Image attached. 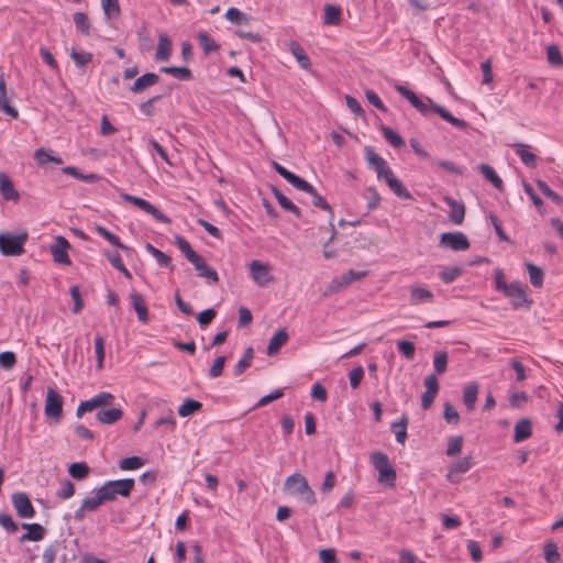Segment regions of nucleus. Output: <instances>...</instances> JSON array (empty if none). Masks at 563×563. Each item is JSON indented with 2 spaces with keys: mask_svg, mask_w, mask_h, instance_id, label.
Returning <instances> with one entry per match:
<instances>
[{
  "mask_svg": "<svg viewBox=\"0 0 563 563\" xmlns=\"http://www.w3.org/2000/svg\"><path fill=\"white\" fill-rule=\"evenodd\" d=\"M394 89L404 98H406L410 104L422 115L427 117L431 111H434L443 120L450 122L452 125L459 129H465L467 126V123L464 120L453 117L444 107L434 103L431 98L421 100L413 91L400 84H395Z\"/></svg>",
  "mask_w": 563,
  "mask_h": 563,
  "instance_id": "1",
  "label": "nucleus"
},
{
  "mask_svg": "<svg viewBox=\"0 0 563 563\" xmlns=\"http://www.w3.org/2000/svg\"><path fill=\"white\" fill-rule=\"evenodd\" d=\"M273 167L284 179H286L295 188L311 195L312 205L314 207H318V208H321V209L328 211L331 214V219L333 218V209L325 201V199L317 192V190L314 189V187L311 184H309L305 179L300 178L296 174L289 172L288 169H286L283 165L278 164L277 162H273Z\"/></svg>",
  "mask_w": 563,
  "mask_h": 563,
  "instance_id": "2",
  "label": "nucleus"
},
{
  "mask_svg": "<svg viewBox=\"0 0 563 563\" xmlns=\"http://www.w3.org/2000/svg\"><path fill=\"white\" fill-rule=\"evenodd\" d=\"M284 490L307 505H314L317 503L314 492L309 486L306 477L300 473L291 474L285 479Z\"/></svg>",
  "mask_w": 563,
  "mask_h": 563,
  "instance_id": "3",
  "label": "nucleus"
},
{
  "mask_svg": "<svg viewBox=\"0 0 563 563\" xmlns=\"http://www.w3.org/2000/svg\"><path fill=\"white\" fill-rule=\"evenodd\" d=\"M134 484L135 482L133 478L108 481L99 488V490L104 501H111L117 499L119 495L129 497L134 488Z\"/></svg>",
  "mask_w": 563,
  "mask_h": 563,
  "instance_id": "4",
  "label": "nucleus"
},
{
  "mask_svg": "<svg viewBox=\"0 0 563 563\" xmlns=\"http://www.w3.org/2000/svg\"><path fill=\"white\" fill-rule=\"evenodd\" d=\"M27 239V232L20 234L0 233V251L5 256H19L23 254Z\"/></svg>",
  "mask_w": 563,
  "mask_h": 563,
  "instance_id": "5",
  "label": "nucleus"
},
{
  "mask_svg": "<svg viewBox=\"0 0 563 563\" xmlns=\"http://www.w3.org/2000/svg\"><path fill=\"white\" fill-rule=\"evenodd\" d=\"M527 290V286L519 282H512L503 294L510 300L511 306L518 309L526 303H532V299L529 298Z\"/></svg>",
  "mask_w": 563,
  "mask_h": 563,
  "instance_id": "6",
  "label": "nucleus"
},
{
  "mask_svg": "<svg viewBox=\"0 0 563 563\" xmlns=\"http://www.w3.org/2000/svg\"><path fill=\"white\" fill-rule=\"evenodd\" d=\"M249 267L251 277L257 286L266 287L268 284L274 282L272 266L269 264L254 260L250 263Z\"/></svg>",
  "mask_w": 563,
  "mask_h": 563,
  "instance_id": "7",
  "label": "nucleus"
},
{
  "mask_svg": "<svg viewBox=\"0 0 563 563\" xmlns=\"http://www.w3.org/2000/svg\"><path fill=\"white\" fill-rule=\"evenodd\" d=\"M371 463L379 473V482L395 481L396 472L390 465L388 456L383 452H375L369 457Z\"/></svg>",
  "mask_w": 563,
  "mask_h": 563,
  "instance_id": "8",
  "label": "nucleus"
},
{
  "mask_svg": "<svg viewBox=\"0 0 563 563\" xmlns=\"http://www.w3.org/2000/svg\"><path fill=\"white\" fill-rule=\"evenodd\" d=\"M114 399V396L111 393H99L92 398L81 401L76 410V416L81 418L86 412H91L95 409L101 408L103 406L109 405Z\"/></svg>",
  "mask_w": 563,
  "mask_h": 563,
  "instance_id": "9",
  "label": "nucleus"
},
{
  "mask_svg": "<svg viewBox=\"0 0 563 563\" xmlns=\"http://www.w3.org/2000/svg\"><path fill=\"white\" fill-rule=\"evenodd\" d=\"M44 412L58 421L63 415V397L52 387L47 389Z\"/></svg>",
  "mask_w": 563,
  "mask_h": 563,
  "instance_id": "10",
  "label": "nucleus"
},
{
  "mask_svg": "<svg viewBox=\"0 0 563 563\" xmlns=\"http://www.w3.org/2000/svg\"><path fill=\"white\" fill-rule=\"evenodd\" d=\"M121 197L128 201L143 210L144 212L151 214L154 217L157 221L162 223H169L170 220L167 216H165L161 210H158L155 206L150 203L147 200L129 195V194H122Z\"/></svg>",
  "mask_w": 563,
  "mask_h": 563,
  "instance_id": "11",
  "label": "nucleus"
},
{
  "mask_svg": "<svg viewBox=\"0 0 563 563\" xmlns=\"http://www.w3.org/2000/svg\"><path fill=\"white\" fill-rule=\"evenodd\" d=\"M103 503L104 499L98 488L95 495L87 496L82 499L80 507L74 514V519L76 521L84 520L87 512L97 510Z\"/></svg>",
  "mask_w": 563,
  "mask_h": 563,
  "instance_id": "12",
  "label": "nucleus"
},
{
  "mask_svg": "<svg viewBox=\"0 0 563 563\" xmlns=\"http://www.w3.org/2000/svg\"><path fill=\"white\" fill-rule=\"evenodd\" d=\"M440 244L453 251H466L470 249V242L462 232L442 233Z\"/></svg>",
  "mask_w": 563,
  "mask_h": 563,
  "instance_id": "13",
  "label": "nucleus"
},
{
  "mask_svg": "<svg viewBox=\"0 0 563 563\" xmlns=\"http://www.w3.org/2000/svg\"><path fill=\"white\" fill-rule=\"evenodd\" d=\"M70 249V244L67 239L62 235L56 238V243L51 246V254L53 261L56 264L60 265H70L71 261L68 255V250Z\"/></svg>",
  "mask_w": 563,
  "mask_h": 563,
  "instance_id": "14",
  "label": "nucleus"
},
{
  "mask_svg": "<svg viewBox=\"0 0 563 563\" xmlns=\"http://www.w3.org/2000/svg\"><path fill=\"white\" fill-rule=\"evenodd\" d=\"M12 504L19 517L33 518L35 516V509L25 493L13 494Z\"/></svg>",
  "mask_w": 563,
  "mask_h": 563,
  "instance_id": "15",
  "label": "nucleus"
},
{
  "mask_svg": "<svg viewBox=\"0 0 563 563\" xmlns=\"http://www.w3.org/2000/svg\"><path fill=\"white\" fill-rule=\"evenodd\" d=\"M424 387L427 390L421 397V407L427 410L431 407L439 391V382L435 375L431 374L424 378Z\"/></svg>",
  "mask_w": 563,
  "mask_h": 563,
  "instance_id": "16",
  "label": "nucleus"
},
{
  "mask_svg": "<svg viewBox=\"0 0 563 563\" xmlns=\"http://www.w3.org/2000/svg\"><path fill=\"white\" fill-rule=\"evenodd\" d=\"M364 154L368 166L376 172L377 178L382 180V174L389 167L388 163L372 146H365Z\"/></svg>",
  "mask_w": 563,
  "mask_h": 563,
  "instance_id": "17",
  "label": "nucleus"
},
{
  "mask_svg": "<svg viewBox=\"0 0 563 563\" xmlns=\"http://www.w3.org/2000/svg\"><path fill=\"white\" fill-rule=\"evenodd\" d=\"M410 296L409 302L410 305L417 306L424 302H432L434 299V295L430 289L424 286L413 285L409 287Z\"/></svg>",
  "mask_w": 563,
  "mask_h": 563,
  "instance_id": "18",
  "label": "nucleus"
},
{
  "mask_svg": "<svg viewBox=\"0 0 563 563\" xmlns=\"http://www.w3.org/2000/svg\"><path fill=\"white\" fill-rule=\"evenodd\" d=\"M0 194L8 201H18L20 199L19 191L15 189L10 177L3 172H0Z\"/></svg>",
  "mask_w": 563,
  "mask_h": 563,
  "instance_id": "19",
  "label": "nucleus"
},
{
  "mask_svg": "<svg viewBox=\"0 0 563 563\" xmlns=\"http://www.w3.org/2000/svg\"><path fill=\"white\" fill-rule=\"evenodd\" d=\"M444 201L450 207L449 218L450 221L456 225H460L464 221L465 207L463 203L457 202L451 197H444Z\"/></svg>",
  "mask_w": 563,
  "mask_h": 563,
  "instance_id": "20",
  "label": "nucleus"
},
{
  "mask_svg": "<svg viewBox=\"0 0 563 563\" xmlns=\"http://www.w3.org/2000/svg\"><path fill=\"white\" fill-rule=\"evenodd\" d=\"M21 527L26 529L27 532L20 537V542L40 541L45 536V529L40 523H22Z\"/></svg>",
  "mask_w": 563,
  "mask_h": 563,
  "instance_id": "21",
  "label": "nucleus"
},
{
  "mask_svg": "<svg viewBox=\"0 0 563 563\" xmlns=\"http://www.w3.org/2000/svg\"><path fill=\"white\" fill-rule=\"evenodd\" d=\"M0 112H4L10 115L12 119H16L19 117V112L15 108L11 107L9 103V98L7 96V87L3 75H0Z\"/></svg>",
  "mask_w": 563,
  "mask_h": 563,
  "instance_id": "22",
  "label": "nucleus"
},
{
  "mask_svg": "<svg viewBox=\"0 0 563 563\" xmlns=\"http://www.w3.org/2000/svg\"><path fill=\"white\" fill-rule=\"evenodd\" d=\"M123 416L121 408H101L98 410L96 418L103 424H113L119 421Z\"/></svg>",
  "mask_w": 563,
  "mask_h": 563,
  "instance_id": "23",
  "label": "nucleus"
},
{
  "mask_svg": "<svg viewBox=\"0 0 563 563\" xmlns=\"http://www.w3.org/2000/svg\"><path fill=\"white\" fill-rule=\"evenodd\" d=\"M130 298L131 303L137 314L139 321H141L142 323H146L148 321V311L143 296L137 292H132Z\"/></svg>",
  "mask_w": 563,
  "mask_h": 563,
  "instance_id": "24",
  "label": "nucleus"
},
{
  "mask_svg": "<svg viewBox=\"0 0 563 563\" xmlns=\"http://www.w3.org/2000/svg\"><path fill=\"white\" fill-rule=\"evenodd\" d=\"M288 333L285 329L278 330L269 340L267 355L272 356L279 352L280 347L288 341Z\"/></svg>",
  "mask_w": 563,
  "mask_h": 563,
  "instance_id": "25",
  "label": "nucleus"
},
{
  "mask_svg": "<svg viewBox=\"0 0 563 563\" xmlns=\"http://www.w3.org/2000/svg\"><path fill=\"white\" fill-rule=\"evenodd\" d=\"M159 80V77L154 73H146L139 77L133 86L131 87V91L134 93H140L147 89L148 87L157 84Z\"/></svg>",
  "mask_w": 563,
  "mask_h": 563,
  "instance_id": "26",
  "label": "nucleus"
},
{
  "mask_svg": "<svg viewBox=\"0 0 563 563\" xmlns=\"http://www.w3.org/2000/svg\"><path fill=\"white\" fill-rule=\"evenodd\" d=\"M195 266L198 275L208 279L211 283L219 280L218 273L210 266L207 265L202 256H198V262L191 263Z\"/></svg>",
  "mask_w": 563,
  "mask_h": 563,
  "instance_id": "27",
  "label": "nucleus"
},
{
  "mask_svg": "<svg viewBox=\"0 0 563 563\" xmlns=\"http://www.w3.org/2000/svg\"><path fill=\"white\" fill-rule=\"evenodd\" d=\"M532 434V426L529 419H521L515 426L514 441L516 443L529 439Z\"/></svg>",
  "mask_w": 563,
  "mask_h": 563,
  "instance_id": "28",
  "label": "nucleus"
},
{
  "mask_svg": "<svg viewBox=\"0 0 563 563\" xmlns=\"http://www.w3.org/2000/svg\"><path fill=\"white\" fill-rule=\"evenodd\" d=\"M289 51L296 58L299 66L303 69H310L311 68V62L309 56L306 54L305 49L301 47L300 44L297 42H290L289 44Z\"/></svg>",
  "mask_w": 563,
  "mask_h": 563,
  "instance_id": "29",
  "label": "nucleus"
},
{
  "mask_svg": "<svg viewBox=\"0 0 563 563\" xmlns=\"http://www.w3.org/2000/svg\"><path fill=\"white\" fill-rule=\"evenodd\" d=\"M272 191L283 209L294 213L298 218L301 217L299 208L292 203V201L288 199L277 187L273 186Z\"/></svg>",
  "mask_w": 563,
  "mask_h": 563,
  "instance_id": "30",
  "label": "nucleus"
},
{
  "mask_svg": "<svg viewBox=\"0 0 563 563\" xmlns=\"http://www.w3.org/2000/svg\"><path fill=\"white\" fill-rule=\"evenodd\" d=\"M172 42L166 35H161L156 47L155 57L157 60H167L170 56Z\"/></svg>",
  "mask_w": 563,
  "mask_h": 563,
  "instance_id": "31",
  "label": "nucleus"
},
{
  "mask_svg": "<svg viewBox=\"0 0 563 563\" xmlns=\"http://www.w3.org/2000/svg\"><path fill=\"white\" fill-rule=\"evenodd\" d=\"M386 184L397 197L402 199H412V195L406 189V187L396 176L388 178Z\"/></svg>",
  "mask_w": 563,
  "mask_h": 563,
  "instance_id": "32",
  "label": "nucleus"
},
{
  "mask_svg": "<svg viewBox=\"0 0 563 563\" xmlns=\"http://www.w3.org/2000/svg\"><path fill=\"white\" fill-rule=\"evenodd\" d=\"M386 184L397 197L402 199H412V195L406 189V187L396 176L388 178Z\"/></svg>",
  "mask_w": 563,
  "mask_h": 563,
  "instance_id": "33",
  "label": "nucleus"
},
{
  "mask_svg": "<svg viewBox=\"0 0 563 563\" xmlns=\"http://www.w3.org/2000/svg\"><path fill=\"white\" fill-rule=\"evenodd\" d=\"M161 71L179 80H190L192 78L191 70L188 67L166 66L162 67Z\"/></svg>",
  "mask_w": 563,
  "mask_h": 563,
  "instance_id": "34",
  "label": "nucleus"
},
{
  "mask_svg": "<svg viewBox=\"0 0 563 563\" xmlns=\"http://www.w3.org/2000/svg\"><path fill=\"white\" fill-rule=\"evenodd\" d=\"M382 132H383V135L384 137L386 139V141L395 148H400L402 146H405V141L404 139L401 137V135L395 131L394 129L391 128H388V126H385L383 125L382 126Z\"/></svg>",
  "mask_w": 563,
  "mask_h": 563,
  "instance_id": "35",
  "label": "nucleus"
},
{
  "mask_svg": "<svg viewBox=\"0 0 563 563\" xmlns=\"http://www.w3.org/2000/svg\"><path fill=\"white\" fill-rule=\"evenodd\" d=\"M478 386L476 384H470L465 386L463 393V401L468 411H472L477 400Z\"/></svg>",
  "mask_w": 563,
  "mask_h": 563,
  "instance_id": "36",
  "label": "nucleus"
},
{
  "mask_svg": "<svg viewBox=\"0 0 563 563\" xmlns=\"http://www.w3.org/2000/svg\"><path fill=\"white\" fill-rule=\"evenodd\" d=\"M341 21V9L339 7L327 4L324 7L323 22L328 25H338Z\"/></svg>",
  "mask_w": 563,
  "mask_h": 563,
  "instance_id": "37",
  "label": "nucleus"
},
{
  "mask_svg": "<svg viewBox=\"0 0 563 563\" xmlns=\"http://www.w3.org/2000/svg\"><path fill=\"white\" fill-rule=\"evenodd\" d=\"M101 7L107 20L117 19L121 13L119 0H101Z\"/></svg>",
  "mask_w": 563,
  "mask_h": 563,
  "instance_id": "38",
  "label": "nucleus"
},
{
  "mask_svg": "<svg viewBox=\"0 0 563 563\" xmlns=\"http://www.w3.org/2000/svg\"><path fill=\"white\" fill-rule=\"evenodd\" d=\"M198 41L206 55H209L219 49V45L207 32H199Z\"/></svg>",
  "mask_w": 563,
  "mask_h": 563,
  "instance_id": "39",
  "label": "nucleus"
},
{
  "mask_svg": "<svg viewBox=\"0 0 563 563\" xmlns=\"http://www.w3.org/2000/svg\"><path fill=\"white\" fill-rule=\"evenodd\" d=\"M202 408V404L198 400L187 398L178 408V415L180 417H188L199 411Z\"/></svg>",
  "mask_w": 563,
  "mask_h": 563,
  "instance_id": "40",
  "label": "nucleus"
},
{
  "mask_svg": "<svg viewBox=\"0 0 563 563\" xmlns=\"http://www.w3.org/2000/svg\"><path fill=\"white\" fill-rule=\"evenodd\" d=\"M526 267L532 286L536 288L542 287L544 277L543 271L532 263H527Z\"/></svg>",
  "mask_w": 563,
  "mask_h": 563,
  "instance_id": "41",
  "label": "nucleus"
},
{
  "mask_svg": "<svg viewBox=\"0 0 563 563\" xmlns=\"http://www.w3.org/2000/svg\"><path fill=\"white\" fill-rule=\"evenodd\" d=\"M408 419L402 417L399 421L391 423V430L395 433L396 441L404 444L407 440Z\"/></svg>",
  "mask_w": 563,
  "mask_h": 563,
  "instance_id": "42",
  "label": "nucleus"
},
{
  "mask_svg": "<svg viewBox=\"0 0 563 563\" xmlns=\"http://www.w3.org/2000/svg\"><path fill=\"white\" fill-rule=\"evenodd\" d=\"M479 170L482 172V174L484 175V177L490 181L495 188H497L498 190H501L503 189V180L501 178L496 174V172L494 170V168L487 164H482L479 166Z\"/></svg>",
  "mask_w": 563,
  "mask_h": 563,
  "instance_id": "43",
  "label": "nucleus"
},
{
  "mask_svg": "<svg viewBox=\"0 0 563 563\" xmlns=\"http://www.w3.org/2000/svg\"><path fill=\"white\" fill-rule=\"evenodd\" d=\"M104 255L115 269L121 272L126 278H131V273L124 266L122 257L118 252H104Z\"/></svg>",
  "mask_w": 563,
  "mask_h": 563,
  "instance_id": "44",
  "label": "nucleus"
},
{
  "mask_svg": "<svg viewBox=\"0 0 563 563\" xmlns=\"http://www.w3.org/2000/svg\"><path fill=\"white\" fill-rule=\"evenodd\" d=\"M176 243L179 250L184 253V255L190 263L198 262L199 254L191 249L189 242L186 239L177 235Z\"/></svg>",
  "mask_w": 563,
  "mask_h": 563,
  "instance_id": "45",
  "label": "nucleus"
},
{
  "mask_svg": "<svg viewBox=\"0 0 563 563\" xmlns=\"http://www.w3.org/2000/svg\"><path fill=\"white\" fill-rule=\"evenodd\" d=\"M34 158L36 159V162L40 165H44V164H46L48 162H52V163L57 164V165L63 164L62 157L55 156L51 152H48V151H46L44 148L36 150L35 153H34Z\"/></svg>",
  "mask_w": 563,
  "mask_h": 563,
  "instance_id": "46",
  "label": "nucleus"
},
{
  "mask_svg": "<svg viewBox=\"0 0 563 563\" xmlns=\"http://www.w3.org/2000/svg\"><path fill=\"white\" fill-rule=\"evenodd\" d=\"M89 466L85 462H76L69 465V475L75 479H85L89 475Z\"/></svg>",
  "mask_w": 563,
  "mask_h": 563,
  "instance_id": "47",
  "label": "nucleus"
},
{
  "mask_svg": "<svg viewBox=\"0 0 563 563\" xmlns=\"http://www.w3.org/2000/svg\"><path fill=\"white\" fill-rule=\"evenodd\" d=\"M96 232L102 236L104 240H107L110 244H112L113 246L115 247H119L121 250H126L128 247L121 243L120 239L113 234L112 232H110L108 229H106L102 225H96L95 228Z\"/></svg>",
  "mask_w": 563,
  "mask_h": 563,
  "instance_id": "48",
  "label": "nucleus"
},
{
  "mask_svg": "<svg viewBox=\"0 0 563 563\" xmlns=\"http://www.w3.org/2000/svg\"><path fill=\"white\" fill-rule=\"evenodd\" d=\"M95 353L97 356V367L101 369L103 367L106 356V342L102 335L97 334L95 338Z\"/></svg>",
  "mask_w": 563,
  "mask_h": 563,
  "instance_id": "49",
  "label": "nucleus"
},
{
  "mask_svg": "<svg viewBox=\"0 0 563 563\" xmlns=\"http://www.w3.org/2000/svg\"><path fill=\"white\" fill-rule=\"evenodd\" d=\"M516 153L519 155L522 163L527 166L536 165V155L529 151V146L525 144L515 145Z\"/></svg>",
  "mask_w": 563,
  "mask_h": 563,
  "instance_id": "50",
  "label": "nucleus"
},
{
  "mask_svg": "<svg viewBox=\"0 0 563 563\" xmlns=\"http://www.w3.org/2000/svg\"><path fill=\"white\" fill-rule=\"evenodd\" d=\"M145 247H146V251L155 257V260L159 266H162V267L170 266L172 260L164 252L159 251L158 249H156L155 246H153L150 243H147Z\"/></svg>",
  "mask_w": 563,
  "mask_h": 563,
  "instance_id": "51",
  "label": "nucleus"
},
{
  "mask_svg": "<svg viewBox=\"0 0 563 563\" xmlns=\"http://www.w3.org/2000/svg\"><path fill=\"white\" fill-rule=\"evenodd\" d=\"M70 57L74 60L75 65L79 68L85 67L92 60V54L89 52H79L75 48L70 52Z\"/></svg>",
  "mask_w": 563,
  "mask_h": 563,
  "instance_id": "52",
  "label": "nucleus"
},
{
  "mask_svg": "<svg viewBox=\"0 0 563 563\" xmlns=\"http://www.w3.org/2000/svg\"><path fill=\"white\" fill-rule=\"evenodd\" d=\"M254 357V351L252 347H247L244 352L243 357L238 362L234 368L235 375H241L247 367L251 366L252 360Z\"/></svg>",
  "mask_w": 563,
  "mask_h": 563,
  "instance_id": "53",
  "label": "nucleus"
},
{
  "mask_svg": "<svg viewBox=\"0 0 563 563\" xmlns=\"http://www.w3.org/2000/svg\"><path fill=\"white\" fill-rule=\"evenodd\" d=\"M74 23L81 34L88 35L90 33V23L86 13L76 12L74 14Z\"/></svg>",
  "mask_w": 563,
  "mask_h": 563,
  "instance_id": "54",
  "label": "nucleus"
},
{
  "mask_svg": "<svg viewBox=\"0 0 563 563\" xmlns=\"http://www.w3.org/2000/svg\"><path fill=\"white\" fill-rule=\"evenodd\" d=\"M346 286H349L345 282V279L342 276L335 277L331 280V283L327 286V288L323 291V296L329 297L332 296L342 289H344Z\"/></svg>",
  "mask_w": 563,
  "mask_h": 563,
  "instance_id": "55",
  "label": "nucleus"
},
{
  "mask_svg": "<svg viewBox=\"0 0 563 563\" xmlns=\"http://www.w3.org/2000/svg\"><path fill=\"white\" fill-rule=\"evenodd\" d=\"M433 367L438 375L443 374L448 368V353L444 351L435 352L433 356Z\"/></svg>",
  "mask_w": 563,
  "mask_h": 563,
  "instance_id": "56",
  "label": "nucleus"
},
{
  "mask_svg": "<svg viewBox=\"0 0 563 563\" xmlns=\"http://www.w3.org/2000/svg\"><path fill=\"white\" fill-rule=\"evenodd\" d=\"M225 18L234 24H246L249 22L247 15L236 8H229L225 12Z\"/></svg>",
  "mask_w": 563,
  "mask_h": 563,
  "instance_id": "57",
  "label": "nucleus"
},
{
  "mask_svg": "<svg viewBox=\"0 0 563 563\" xmlns=\"http://www.w3.org/2000/svg\"><path fill=\"white\" fill-rule=\"evenodd\" d=\"M547 58L552 66L559 67L563 64L562 54L558 45H549L547 47Z\"/></svg>",
  "mask_w": 563,
  "mask_h": 563,
  "instance_id": "58",
  "label": "nucleus"
},
{
  "mask_svg": "<svg viewBox=\"0 0 563 563\" xmlns=\"http://www.w3.org/2000/svg\"><path fill=\"white\" fill-rule=\"evenodd\" d=\"M144 461L139 456H130L122 459L119 462V466L122 471H133L143 466Z\"/></svg>",
  "mask_w": 563,
  "mask_h": 563,
  "instance_id": "59",
  "label": "nucleus"
},
{
  "mask_svg": "<svg viewBox=\"0 0 563 563\" xmlns=\"http://www.w3.org/2000/svg\"><path fill=\"white\" fill-rule=\"evenodd\" d=\"M75 494V486L69 479H63L60 482V487L56 493V496L60 499H69Z\"/></svg>",
  "mask_w": 563,
  "mask_h": 563,
  "instance_id": "60",
  "label": "nucleus"
},
{
  "mask_svg": "<svg viewBox=\"0 0 563 563\" xmlns=\"http://www.w3.org/2000/svg\"><path fill=\"white\" fill-rule=\"evenodd\" d=\"M537 186L538 188L541 190V192L548 197L549 199H551L553 202H555L556 205H561L563 199L562 197L556 194L554 190H552L545 181L543 180H538L537 181Z\"/></svg>",
  "mask_w": 563,
  "mask_h": 563,
  "instance_id": "61",
  "label": "nucleus"
},
{
  "mask_svg": "<svg viewBox=\"0 0 563 563\" xmlns=\"http://www.w3.org/2000/svg\"><path fill=\"white\" fill-rule=\"evenodd\" d=\"M463 446V438L461 435L451 437L448 442L446 455L454 456L459 454Z\"/></svg>",
  "mask_w": 563,
  "mask_h": 563,
  "instance_id": "62",
  "label": "nucleus"
},
{
  "mask_svg": "<svg viewBox=\"0 0 563 563\" xmlns=\"http://www.w3.org/2000/svg\"><path fill=\"white\" fill-rule=\"evenodd\" d=\"M463 269L461 267H450L440 273V278L443 283L450 284L461 276Z\"/></svg>",
  "mask_w": 563,
  "mask_h": 563,
  "instance_id": "63",
  "label": "nucleus"
},
{
  "mask_svg": "<svg viewBox=\"0 0 563 563\" xmlns=\"http://www.w3.org/2000/svg\"><path fill=\"white\" fill-rule=\"evenodd\" d=\"M398 351L407 358V360H413L416 347L415 344L410 341H398L397 342Z\"/></svg>",
  "mask_w": 563,
  "mask_h": 563,
  "instance_id": "64",
  "label": "nucleus"
}]
</instances>
